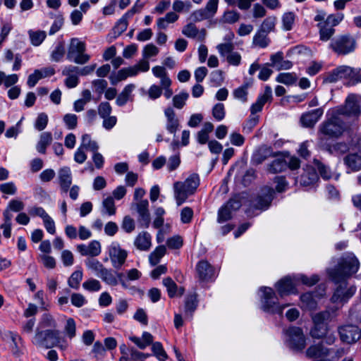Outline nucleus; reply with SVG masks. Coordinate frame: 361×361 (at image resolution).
<instances>
[{
    "label": "nucleus",
    "instance_id": "obj_1",
    "mask_svg": "<svg viewBox=\"0 0 361 361\" xmlns=\"http://www.w3.org/2000/svg\"><path fill=\"white\" fill-rule=\"evenodd\" d=\"M358 259L352 252L344 253L338 259L337 265L329 271L331 280L348 279L359 269Z\"/></svg>",
    "mask_w": 361,
    "mask_h": 361
},
{
    "label": "nucleus",
    "instance_id": "obj_2",
    "mask_svg": "<svg viewBox=\"0 0 361 361\" xmlns=\"http://www.w3.org/2000/svg\"><path fill=\"white\" fill-rule=\"evenodd\" d=\"M200 185V178L192 173L184 182H176L173 185L174 196L178 206L183 204L188 197L193 195Z\"/></svg>",
    "mask_w": 361,
    "mask_h": 361
},
{
    "label": "nucleus",
    "instance_id": "obj_3",
    "mask_svg": "<svg viewBox=\"0 0 361 361\" xmlns=\"http://www.w3.org/2000/svg\"><path fill=\"white\" fill-rule=\"evenodd\" d=\"M328 118L319 126V132L325 136L338 138L348 128V125L333 110L327 114Z\"/></svg>",
    "mask_w": 361,
    "mask_h": 361
},
{
    "label": "nucleus",
    "instance_id": "obj_4",
    "mask_svg": "<svg viewBox=\"0 0 361 361\" xmlns=\"http://www.w3.org/2000/svg\"><path fill=\"white\" fill-rule=\"evenodd\" d=\"M357 47L355 37L345 33L331 39L329 48L338 56H346L353 53Z\"/></svg>",
    "mask_w": 361,
    "mask_h": 361
},
{
    "label": "nucleus",
    "instance_id": "obj_5",
    "mask_svg": "<svg viewBox=\"0 0 361 361\" xmlns=\"http://www.w3.org/2000/svg\"><path fill=\"white\" fill-rule=\"evenodd\" d=\"M260 290L262 292L261 297V309L264 312L271 314H278L282 315L283 310L289 305H280L279 299L271 288L262 286L260 288Z\"/></svg>",
    "mask_w": 361,
    "mask_h": 361
},
{
    "label": "nucleus",
    "instance_id": "obj_6",
    "mask_svg": "<svg viewBox=\"0 0 361 361\" xmlns=\"http://www.w3.org/2000/svg\"><path fill=\"white\" fill-rule=\"evenodd\" d=\"M32 342L37 347L50 349L61 342L60 331L56 329H36Z\"/></svg>",
    "mask_w": 361,
    "mask_h": 361
},
{
    "label": "nucleus",
    "instance_id": "obj_7",
    "mask_svg": "<svg viewBox=\"0 0 361 361\" xmlns=\"http://www.w3.org/2000/svg\"><path fill=\"white\" fill-rule=\"evenodd\" d=\"M285 343L293 352L300 353L306 346L305 336L301 328L290 326L284 330Z\"/></svg>",
    "mask_w": 361,
    "mask_h": 361
},
{
    "label": "nucleus",
    "instance_id": "obj_8",
    "mask_svg": "<svg viewBox=\"0 0 361 361\" xmlns=\"http://www.w3.org/2000/svg\"><path fill=\"white\" fill-rule=\"evenodd\" d=\"M347 280H332L335 283L334 292L331 298L333 303H345L355 293L356 287L350 284Z\"/></svg>",
    "mask_w": 361,
    "mask_h": 361
},
{
    "label": "nucleus",
    "instance_id": "obj_9",
    "mask_svg": "<svg viewBox=\"0 0 361 361\" xmlns=\"http://www.w3.org/2000/svg\"><path fill=\"white\" fill-rule=\"evenodd\" d=\"M340 117H358L361 114V107L355 94H350L345 99V103L332 109Z\"/></svg>",
    "mask_w": 361,
    "mask_h": 361
},
{
    "label": "nucleus",
    "instance_id": "obj_10",
    "mask_svg": "<svg viewBox=\"0 0 361 361\" xmlns=\"http://www.w3.org/2000/svg\"><path fill=\"white\" fill-rule=\"evenodd\" d=\"M275 190L269 186L262 188L261 192L251 201V206L259 210L267 209L274 200Z\"/></svg>",
    "mask_w": 361,
    "mask_h": 361
},
{
    "label": "nucleus",
    "instance_id": "obj_11",
    "mask_svg": "<svg viewBox=\"0 0 361 361\" xmlns=\"http://www.w3.org/2000/svg\"><path fill=\"white\" fill-rule=\"evenodd\" d=\"M196 276L201 282L212 281L214 277V267L207 261H199L195 267Z\"/></svg>",
    "mask_w": 361,
    "mask_h": 361
},
{
    "label": "nucleus",
    "instance_id": "obj_12",
    "mask_svg": "<svg viewBox=\"0 0 361 361\" xmlns=\"http://www.w3.org/2000/svg\"><path fill=\"white\" fill-rule=\"evenodd\" d=\"M319 145L324 150L334 155L343 154L349 150V147L345 142H336L331 145L324 137H319Z\"/></svg>",
    "mask_w": 361,
    "mask_h": 361
},
{
    "label": "nucleus",
    "instance_id": "obj_13",
    "mask_svg": "<svg viewBox=\"0 0 361 361\" xmlns=\"http://www.w3.org/2000/svg\"><path fill=\"white\" fill-rule=\"evenodd\" d=\"M279 154V152H274L271 147L262 145L255 151L251 158V162L255 165H259L269 157H276Z\"/></svg>",
    "mask_w": 361,
    "mask_h": 361
},
{
    "label": "nucleus",
    "instance_id": "obj_14",
    "mask_svg": "<svg viewBox=\"0 0 361 361\" xmlns=\"http://www.w3.org/2000/svg\"><path fill=\"white\" fill-rule=\"evenodd\" d=\"M109 256L112 265L116 269H119L125 263L128 253L121 249L119 245H111L109 249Z\"/></svg>",
    "mask_w": 361,
    "mask_h": 361
},
{
    "label": "nucleus",
    "instance_id": "obj_15",
    "mask_svg": "<svg viewBox=\"0 0 361 361\" xmlns=\"http://www.w3.org/2000/svg\"><path fill=\"white\" fill-rule=\"evenodd\" d=\"M182 34L188 38L197 39V41L202 42L205 40L207 31L204 28L199 30L194 23H190L183 27Z\"/></svg>",
    "mask_w": 361,
    "mask_h": 361
},
{
    "label": "nucleus",
    "instance_id": "obj_16",
    "mask_svg": "<svg viewBox=\"0 0 361 361\" xmlns=\"http://www.w3.org/2000/svg\"><path fill=\"white\" fill-rule=\"evenodd\" d=\"M275 288L281 298L296 293L295 285L291 279L288 276L279 280L276 283Z\"/></svg>",
    "mask_w": 361,
    "mask_h": 361
},
{
    "label": "nucleus",
    "instance_id": "obj_17",
    "mask_svg": "<svg viewBox=\"0 0 361 361\" xmlns=\"http://www.w3.org/2000/svg\"><path fill=\"white\" fill-rule=\"evenodd\" d=\"M324 111L322 108L314 109L311 111L303 114L300 121L303 126L312 128L323 115Z\"/></svg>",
    "mask_w": 361,
    "mask_h": 361
},
{
    "label": "nucleus",
    "instance_id": "obj_18",
    "mask_svg": "<svg viewBox=\"0 0 361 361\" xmlns=\"http://www.w3.org/2000/svg\"><path fill=\"white\" fill-rule=\"evenodd\" d=\"M164 114L166 118V130L170 133L175 134L179 128L180 123L174 110L171 107H168L164 110Z\"/></svg>",
    "mask_w": 361,
    "mask_h": 361
},
{
    "label": "nucleus",
    "instance_id": "obj_19",
    "mask_svg": "<svg viewBox=\"0 0 361 361\" xmlns=\"http://www.w3.org/2000/svg\"><path fill=\"white\" fill-rule=\"evenodd\" d=\"M324 289H322V293L317 294L314 292H307L301 295L300 301L302 304V307L307 310H314L317 306V302L315 297L321 298L324 295Z\"/></svg>",
    "mask_w": 361,
    "mask_h": 361
},
{
    "label": "nucleus",
    "instance_id": "obj_20",
    "mask_svg": "<svg viewBox=\"0 0 361 361\" xmlns=\"http://www.w3.org/2000/svg\"><path fill=\"white\" fill-rule=\"evenodd\" d=\"M330 350L323 345V342L310 345L306 350L305 354L308 358H317L326 357L329 355Z\"/></svg>",
    "mask_w": 361,
    "mask_h": 361
},
{
    "label": "nucleus",
    "instance_id": "obj_21",
    "mask_svg": "<svg viewBox=\"0 0 361 361\" xmlns=\"http://www.w3.org/2000/svg\"><path fill=\"white\" fill-rule=\"evenodd\" d=\"M86 50V45L85 42L80 41L78 38H72L68 49L67 59L72 61L73 57L77 54H82Z\"/></svg>",
    "mask_w": 361,
    "mask_h": 361
},
{
    "label": "nucleus",
    "instance_id": "obj_22",
    "mask_svg": "<svg viewBox=\"0 0 361 361\" xmlns=\"http://www.w3.org/2000/svg\"><path fill=\"white\" fill-rule=\"evenodd\" d=\"M138 71L136 67L125 68L119 70L116 75H111L109 80L111 83L115 85L118 82L126 80L128 76L136 75Z\"/></svg>",
    "mask_w": 361,
    "mask_h": 361
},
{
    "label": "nucleus",
    "instance_id": "obj_23",
    "mask_svg": "<svg viewBox=\"0 0 361 361\" xmlns=\"http://www.w3.org/2000/svg\"><path fill=\"white\" fill-rule=\"evenodd\" d=\"M59 184L61 190L67 192L72 183V176L69 167H63L59 171Z\"/></svg>",
    "mask_w": 361,
    "mask_h": 361
},
{
    "label": "nucleus",
    "instance_id": "obj_24",
    "mask_svg": "<svg viewBox=\"0 0 361 361\" xmlns=\"http://www.w3.org/2000/svg\"><path fill=\"white\" fill-rule=\"evenodd\" d=\"M134 245L140 250H149L151 247L150 234L146 231L140 233L135 239Z\"/></svg>",
    "mask_w": 361,
    "mask_h": 361
},
{
    "label": "nucleus",
    "instance_id": "obj_25",
    "mask_svg": "<svg viewBox=\"0 0 361 361\" xmlns=\"http://www.w3.org/2000/svg\"><path fill=\"white\" fill-rule=\"evenodd\" d=\"M344 164L353 171L361 169V155L357 153H351L343 159Z\"/></svg>",
    "mask_w": 361,
    "mask_h": 361
},
{
    "label": "nucleus",
    "instance_id": "obj_26",
    "mask_svg": "<svg viewBox=\"0 0 361 361\" xmlns=\"http://www.w3.org/2000/svg\"><path fill=\"white\" fill-rule=\"evenodd\" d=\"M129 339L133 342L140 349L144 350L152 343L154 337L150 333L144 331L142 333V338L133 336H130Z\"/></svg>",
    "mask_w": 361,
    "mask_h": 361
},
{
    "label": "nucleus",
    "instance_id": "obj_27",
    "mask_svg": "<svg viewBox=\"0 0 361 361\" xmlns=\"http://www.w3.org/2000/svg\"><path fill=\"white\" fill-rule=\"evenodd\" d=\"M198 305L197 295L194 293L189 294L185 299V314L191 317L193 312L196 310Z\"/></svg>",
    "mask_w": 361,
    "mask_h": 361
},
{
    "label": "nucleus",
    "instance_id": "obj_28",
    "mask_svg": "<svg viewBox=\"0 0 361 361\" xmlns=\"http://www.w3.org/2000/svg\"><path fill=\"white\" fill-rule=\"evenodd\" d=\"M52 142V134L50 132H44L40 135L39 140L37 144V150L40 154L46 153L47 147Z\"/></svg>",
    "mask_w": 361,
    "mask_h": 361
},
{
    "label": "nucleus",
    "instance_id": "obj_29",
    "mask_svg": "<svg viewBox=\"0 0 361 361\" xmlns=\"http://www.w3.org/2000/svg\"><path fill=\"white\" fill-rule=\"evenodd\" d=\"M135 88L133 84L127 85L116 98V103L118 106H123L130 99L131 93Z\"/></svg>",
    "mask_w": 361,
    "mask_h": 361
},
{
    "label": "nucleus",
    "instance_id": "obj_30",
    "mask_svg": "<svg viewBox=\"0 0 361 361\" xmlns=\"http://www.w3.org/2000/svg\"><path fill=\"white\" fill-rule=\"evenodd\" d=\"M318 178L316 171L314 169H310L301 175L300 184L304 186H309L316 183Z\"/></svg>",
    "mask_w": 361,
    "mask_h": 361
},
{
    "label": "nucleus",
    "instance_id": "obj_31",
    "mask_svg": "<svg viewBox=\"0 0 361 361\" xmlns=\"http://www.w3.org/2000/svg\"><path fill=\"white\" fill-rule=\"evenodd\" d=\"M287 167V161L283 158H279L268 165L267 170L271 173H277L283 171Z\"/></svg>",
    "mask_w": 361,
    "mask_h": 361
},
{
    "label": "nucleus",
    "instance_id": "obj_32",
    "mask_svg": "<svg viewBox=\"0 0 361 361\" xmlns=\"http://www.w3.org/2000/svg\"><path fill=\"white\" fill-rule=\"evenodd\" d=\"M56 327V322L53 316L49 313H44L40 318L37 329L43 330L45 328H53L54 329Z\"/></svg>",
    "mask_w": 361,
    "mask_h": 361
},
{
    "label": "nucleus",
    "instance_id": "obj_33",
    "mask_svg": "<svg viewBox=\"0 0 361 361\" xmlns=\"http://www.w3.org/2000/svg\"><path fill=\"white\" fill-rule=\"evenodd\" d=\"M66 53L65 42L59 40L51 54V59L55 62L61 61Z\"/></svg>",
    "mask_w": 361,
    "mask_h": 361
},
{
    "label": "nucleus",
    "instance_id": "obj_34",
    "mask_svg": "<svg viewBox=\"0 0 361 361\" xmlns=\"http://www.w3.org/2000/svg\"><path fill=\"white\" fill-rule=\"evenodd\" d=\"M271 40L268 37V34L258 30L253 37V44L260 48H266L269 46Z\"/></svg>",
    "mask_w": 361,
    "mask_h": 361
},
{
    "label": "nucleus",
    "instance_id": "obj_35",
    "mask_svg": "<svg viewBox=\"0 0 361 361\" xmlns=\"http://www.w3.org/2000/svg\"><path fill=\"white\" fill-rule=\"evenodd\" d=\"M9 336L13 343L12 353L16 357H19L22 354L20 346L22 344V338L17 333L13 331L9 332Z\"/></svg>",
    "mask_w": 361,
    "mask_h": 361
},
{
    "label": "nucleus",
    "instance_id": "obj_36",
    "mask_svg": "<svg viewBox=\"0 0 361 361\" xmlns=\"http://www.w3.org/2000/svg\"><path fill=\"white\" fill-rule=\"evenodd\" d=\"M317 26L319 27V39L323 42H327L331 39L336 32L334 27L327 26L321 23H318Z\"/></svg>",
    "mask_w": 361,
    "mask_h": 361
},
{
    "label": "nucleus",
    "instance_id": "obj_37",
    "mask_svg": "<svg viewBox=\"0 0 361 361\" xmlns=\"http://www.w3.org/2000/svg\"><path fill=\"white\" fill-rule=\"evenodd\" d=\"M152 351L153 355L159 360V361H166L168 359V355L166 352L163 348L161 343L160 342H152Z\"/></svg>",
    "mask_w": 361,
    "mask_h": 361
},
{
    "label": "nucleus",
    "instance_id": "obj_38",
    "mask_svg": "<svg viewBox=\"0 0 361 361\" xmlns=\"http://www.w3.org/2000/svg\"><path fill=\"white\" fill-rule=\"evenodd\" d=\"M166 249L164 245H159L149 255V260L152 265H157L161 258L166 254Z\"/></svg>",
    "mask_w": 361,
    "mask_h": 361
},
{
    "label": "nucleus",
    "instance_id": "obj_39",
    "mask_svg": "<svg viewBox=\"0 0 361 361\" xmlns=\"http://www.w3.org/2000/svg\"><path fill=\"white\" fill-rule=\"evenodd\" d=\"M28 34L32 44L36 47L39 46L47 37L46 32L42 30H29Z\"/></svg>",
    "mask_w": 361,
    "mask_h": 361
},
{
    "label": "nucleus",
    "instance_id": "obj_40",
    "mask_svg": "<svg viewBox=\"0 0 361 361\" xmlns=\"http://www.w3.org/2000/svg\"><path fill=\"white\" fill-rule=\"evenodd\" d=\"M163 285L166 288L168 295L170 298L177 296L178 286L171 277L163 279Z\"/></svg>",
    "mask_w": 361,
    "mask_h": 361
},
{
    "label": "nucleus",
    "instance_id": "obj_41",
    "mask_svg": "<svg viewBox=\"0 0 361 361\" xmlns=\"http://www.w3.org/2000/svg\"><path fill=\"white\" fill-rule=\"evenodd\" d=\"M327 324H314L310 331V335L314 338H323L327 334Z\"/></svg>",
    "mask_w": 361,
    "mask_h": 361
},
{
    "label": "nucleus",
    "instance_id": "obj_42",
    "mask_svg": "<svg viewBox=\"0 0 361 361\" xmlns=\"http://www.w3.org/2000/svg\"><path fill=\"white\" fill-rule=\"evenodd\" d=\"M276 23V18L275 16H269L264 20L259 30L269 34L274 30Z\"/></svg>",
    "mask_w": 361,
    "mask_h": 361
},
{
    "label": "nucleus",
    "instance_id": "obj_43",
    "mask_svg": "<svg viewBox=\"0 0 361 361\" xmlns=\"http://www.w3.org/2000/svg\"><path fill=\"white\" fill-rule=\"evenodd\" d=\"M276 80L278 82L290 85L294 84L297 81V77L294 73H281L278 75Z\"/></svg>",
    "mask_w": 361,
    "mask_h": 361
},
{
    "label": "nucleus",
    "instance_id": "obj_44",
    "mask_svg": "<svg viewBox=\"0 0 361 361\" xmlns=\"http://www.w3.org/2000/svg\"><path fill=\"white\" fill-rule=\"evenodd\" d=\"M99 277L108 285L116 286L118 283V279L112 270L107 269L106 268H105L102 274H99Z\"/></svg>",
    "mask_w": 361,
    "mask_h": 361
},
{
    "label": "nucleus",
    "instance_id": "obj_45",
    "mask_svg": "<svg viewBox=\"0 0 361 361\" xmlns=\"http://www.w3.org/2000/svg\"><path fill=\"white\" fill-rule=\"evenodd\" d=\"M85 264L90 269L94 271L99 277V274H102L105 269L104 265L99 260L94 258L87 259Z\"/></svg>",
    "mask_w": 361,
    "mask_h": 361
},
{
    "label": "nucleus",
    "instance_id": "obj_46",
    "mask_svg": "<svg viewBox=\"0 0 361 361\" xmlns=\"http://www.w3.org/2000/svg\"><path fill=\"white\" fill-rule=\"evenodd\" d=\"M314 164L319 171L320 176L325 180H328L331 178V171L330 168L323 164L321 161L318 159L314 160Z\"/></svg>",
    "mask_w": 361,
    "mask_h": 361
},
{
    "label": "nucleus",
    "instance_id": "obj_47",
    "mask_svg": "<svg viewBox=\"0 0 361 361\" xmlns=\"http://www.w3.org/2000/svg\"><path fill=\"white\" fill-rule=\"evenodd\" d=\"M82 279V271L80 270L75 271L72 273L68 280V286L75 290L80 287V283Z\"/></svg>",
    "mask_w": 361,
    "mask_h": 361
},
{
    "label": "nucleus",
    "instance_id": "obj_48",
    "mask_svg": "<svg viewBox=\"0 0 361 361\" xmlns=\"http://www.w3.org/2000/svg\"><path fill=\"white\" fill-rule=\"evenodd\" d=\"M128 25V18H125L123 16L116 23V25L113 28V32L114 34V38H116L119 35H121L123 32H124Z\"/></svg>",
    "mask_w": 361,
    "mask_h": 361
},
{
    "label": "nucleus",
    "instance_id": "obj_49",
    "mask_svg": "<svg viewBox=\"0 0 361 361\" xmlns=\"http://www.w3.org/2000/svg\"><path fill=\"white\" fill-rule=\"evenodd\" d=\"M233 212L226 204L223 205L218 211L217 222L222 224L232 219Z\"/></svg>",
    "mask_w": 361,
    "mask_h": 361
},
{
    "label": "nucleus",
    "instance_id": "obj_50",
    "mask_svg": "<svg viewBox=\"0 0 361 361\" xmlns=\"http://www.w3.org/2000/svg\"><path fill=\"white\" fill-rule=\"evenodd\" d=\"M102 207V213L107 214L109 216L116 214L114 200L112 197H108L103 200Z\"/></svg>",
    "mask_w": 361,
    "mask_h": 361
},
{
    "label": "nucleus",
    "instance_id": "obj_51",
    "mask_svg": "<svg viewBox=\"0 0 361 361\" xmlns=\"http://www.w3.org/2000/svg\"><path fill=\"white\" fill-rule=\"evenodd\" d=\"M80 147H82L83 149H89L92 152H95V151H97L99 149L97 143L95 141H92L90 135L88 134H85L82 136V144Z\"/></svg>",
    "mask_w": 361,
    "mask_h": 361
},
{
    "label": "nucleus",
    "instance_id": "obj_52",
    "mask_svg": "<svg viewBox=\"0 0 361 361\" xmlns=\"http://www.w3.org/2000/svg\"><path fill=\"white\" fill-rule=\"evenodd\" d=\"M189 97V94L187 92L183 91L178 94H176L173 97V105L175 108L181 109L185 104L186 100Z\"/></svg>",
    "mask_w": 361,
    "mask_h": 361
},
{
    "label": "nucleus",
    "instance_id": "obj_53",
    "mask_svg": "<svg viewBox=\"0 0 361 361\" xmlns=\"http://www.w3.org/2000/svg\"><path fill=\"white\" fill-rule=\"evenodd\" d=\"M331 314L329 311L325 310L315 314L312 317L314 324H327V322L330 320Z\"/></svg>",
    "mask_w": 361,
    "mask_h": 361
},
{
    "label": "nucleus",
    "instance_id": "obj_54",
    "mask_svg": "<svg viewBox=\"0 0 361 361\" xmlns=\"http://www.w3.org/2000/svg\"><path fill=\"white\" fill-rule=\"evenodd\" d=\"M64 332L70 338H73L76 335V324L73 318H68L64 326Z\"/></svg>",
    "mask_w": 361,
    "mask_h": 361
},
{
    "label": "nucleus",
    "instance_id": "obj_55",
    "mask_svg": "<svg viewBox=\"0 0 361 361\" xmlns=\"http://www.w3.org/2000/svg\"><path fill=\"white\" fill-rule=\"evenodd\" d=\"M85 290L90 292L99 291L102 288L100 282L94 279H90L82 283Z\"/></svg>",
    "mask_w": 361,
    "mask_h": 361
},
{
    "label": "nucleus",
    "instance_id": "obj_56",
    "mask_svg": "<svg viewBox=\"0 0 361 361\" xmlns=\"http://www.w3.org/2000/svg\"><path fill=\"white\" fill-rule=\"evenodd\" d=\"M295 21V14L293 12H288L283 14L282 17V23L283 29L290 30Z\"/></svg>",
    "mask_w": 361,
    "mask_h": 361
},
{
    "label": "nucleus",
    "instance_id": "obj_57",
    "mask_svg": "<svg viewBox=\"0 0 361 361\" xmlns=\"http://www.w3.org/2000/svg\"><path fill=\"white\" fill-rule=\"evenodd\" d=\"M71 304L76 307H81L87 303L85 297L81 293H74L71 296Z\"/></svg>",
    "mask_w": 361,
    "mask_h": 361
},
{
    "label": "nucleus",
    "instance_id": "obj_58",
    "mask_svg": "<svg viewBox=\"0 0 361 361\" xmlns=\"http://www.w3.org/2000/svg\"><path fill=\"white\" fill-rule=\"evenodd\" d=\"M183 244V240L181 236L174 235L169 238L166 241V245L169 249L178 250L180 249Z\"/></svg>",
    "mask_w": 361,
    "mask_h": 361
},
{
    "label": "nucleus",
    "instance_id": "obj_59",
    "mask_svg": "<svg viewBox=\"0 0 361 361\" xmlns=\"http://www.w3.org/2000/svg\"><path fill=\"white\" fill-rule=\"evenodd\" d=\"M48 123V116L45 113H40L35 123V128L39 130H43L47 126Z\"/></svg>",
    "mask_w": 361,
    "mask_h": 361
},
{
    "label": "nucleus",
    "instance_id": "obj_60",
    "mask_svg": "<svg viewBox=\"0 0 361 361\" xmlns=\"http://www.w3.org/2000/svg\"><path fill=\"white\" fill-rule=\"evenodd\" d=\"M224 105L222 103H218L212 109V115L216 121H221L225 117Z\"/></svg>",
    "mask_w": 361,
    "mask_h": 361
},
{
    "label": "nucleus",
    "instance_id": "obj_61",
    "mask_svg": "<svg viewBox=\"0 0 361 361\" xmlns=\"http://www.w3.org/2000/svg\"><path fill=\"white\" fill-rule=\"evenodd\" d=\"M121 228L128 233H132L135 228L134 219L130 216H126L123 219Z\"/></svg>",
    "mask_w": 361,
    "mask_h": 361
},
{
    "label": "nucleus",
    "instance_id": "obj_62",
    "mask_svg": "<svg viewBox=\"0 0 361 361\" xmlns=\"http://www.w3.org/2000/svg\"><path fill=\"white\" fill-rule=\"evenodd\" d=\"M272 91L269 86H266L263 94L259 95L257 97L256 102H257L263 108L264 105L267 102L271 99Z\"/></svg>",
    "mask_w": 361,
    "mask_h": 361
},
{
    "label": "nucleus",
    "instance_id": "obj_63",
    "mask_svg": "<svg viewBox=\"0 0 361 361\" xmlns=\"http://www.w3.org/2000/svg\"><path fill=\"white\" fill-rule=\"evenodd\" d=\"M63 121L69 130L75 129L78 125V116L75 114H67L63 116Z\"/></svg>",
    "mask_w": 361,
    "mask_h": 361
},
{
    "label": "nucleus",
    "instance_id": "obj_64",
    "mask_svg": "<svg viewBox=\"0 0 361 361\" xmlns=\"http://www.w3.org/2000/svg\"><path fill=\"white\" fill-rule=\"evenodd\" d=\"M151 355L149 353H144L140 352L135 349L134 348H130V360L132 361H145L147 357H149Z\"/></svg>",
    "mask_w": 361,
    "mask_h": 361
}]
</instances>
